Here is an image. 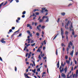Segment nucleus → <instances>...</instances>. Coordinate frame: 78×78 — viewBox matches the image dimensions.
<instances>
[{"mask_svg": "<svg viewBox=\"0 0 78 78\" xmlns=\"http://www.w3.org/2000/svg\"><path fill=\"white\" fill-rule=\"evenodd\" d=\"M70 45H71V46L72 45V43L71 41H70L69 42V43L68 46L66 49L67 51H69V49H70V48H71V47H70Z\"/></svg>", "mask_w": 78, "mask_h": 78, "instance_id": "1", "label": "nucleus"}, {"mask_svg": "<svg viewBox=\"0 0 78 78\" xmlns=\"http://www.w3.org/2000/svg\"><path fill=\"white\" fill-rule=\"evenodd\" d=\"M69 28L70 31H73L72 34H73V35H74V34H75V33H74V30L73 29H72L73 28V25H72V24H71V25L69 26Z\"/></svg>", "mask_w": 78, "mask_h": 78, "instance_id": "2", "label": "nucleus"}, {"mask_svg": "<svg viewBox=\"0 0 78 78\" xmlns=\"http://www.w3.org/2000/svg\"><path fill=\"white\" fill-rule=\"evenodd\" d=\"M41 25H39L38 26H37V28L38 30L39 31H41V29L39 28H41Z\"/></svg>", "mask_w": 78, "mask_h": 78, "instance_id": "3", "label": "nucleus"}, {"mask_svg": "<svg viewBox=\"0 0 78 78\" xmlns=\"http://www.w3.org/2000/svg\"><path fill=\"white\" fill-rule=\"evenodd\" d=\"M62 77H63L64 78H66V76L65 75V74H64V73H62L61 75Z\"/></svg>", "mask_w": 78, "mask_h": 78, "instance_id": "4", "label": "nucleus"}, {"mask_svg": "<svg viewBox=\"0 0 78 78\" xmlns=\"http://www.w3.org/2000/svg\"><path fill=\"white\" fill-rule=\"evenodd\" d=\"M74 51H73V50L70 53V55H71L72 57H73V53Z\"/></svg>", "mask_w": 78, "mask_h": 78, "instance_id": "5", "label": "nucleus"}, {"mask_svg": "<svg viewBox=\"0 0 78 78\" xmlns=\"http://www.w3.org/2000/svg\"><path fill=\"white\" fill-rule=\"evenodd\" d=\"M64 34L63 31L62 30V28H61V35H63Z\"/></svg>", "mask_w": 78, "mask_h": 78, "instance_id": "6", "label": "nucleus"}, {"mask_svg": "<svg viewBox=\"0 0 78 78\" xmlns=\"http://www.w3.org/2000/svg\"><path fill=\"white\" fill-rule=\"evenodd\" d=\"M57 68H59V61H58V63L57 64Z\"/></svg>", "mask_w": 78, "mask_h": 78, "instance_id": "7", "label": "nucleus"}, {"mask_svg": "<svg viewBox=\"0 0 78 78\" xmlns=\"http://www.w3.org/2000/svg\"><path fill=\"white\" fill-rule=\"evenodd\" d=\"M66 62L67 64H68L69 65V66H70V61L69 60H66Z\"/></svg>", "mask_w": 78, "mask_h": 78, "instance_id": "8", "label": "nucleus"}, {"mask_svg": "<svg viewBox=\"0 0 78 78\" xmlns=\"http://www.w3.org/2000/svg\"><path fill=\"white\" fill-rule=\"evenodd\" d=\"M64 70L65 71V73H66V72H67V67L65 68Z\"/></svg>", "mask_w": 78, "mask_h": 78, "instance_id": "9", "label": "nucleus"}, {"mask_svg": "<svg viewBox=\"0 0 78 78\" xmlns=\"http://www.w3.org/2000/svg\"><path fill=\"white\" fill-rule=\"evenodd\" d=\"M1 42H2V43H3V44H5V42H6V41H5L4 40H1Z\"/></svg>", "mask_w": 78, "mask_h": 78, "instance_id": "10", "label": "nucleus"}, {"mask_svg": "<svg viewBox=\"0 0 78 78\" xmlns=\"http://www.w3.org/2000/svg\"><path fill=\"white\" fill-rule=\"evenodd\" d=\"M61 14L62 15V16H64L66 15V13H65V12L62 13H61Z\"/></svg>", "mask_w": 78, "mask_h": 78, "instance_id": "11", "label": "nucleus"}, {"mask_svg": "<svg viewBox=\"0 0 78 78\" xmlns=\"http://www.w3.org/2000/svg\"><path fill=\"white\" fill-rule=\"evenodd\" d=\"M69 33V32L67 31H66L65 32V34L66 35V36H67L68 35V34Z\"/></svg>", "mask_w": 78, "mask_h": 78, "instance_id": "12", "label": "nucleus"}, {"mask_svg": "<svg viewBox=\"0 0 78 78\" xmlns=\"http://www.w3.org/2000/svg\"><path fill=\"white\" fill-rule=\"evenodd\" d=\"M32 71L33 72V73H36V69H34V70H32Z\"/></svg>", "mask_w": 78, "mask_h": 78, "instance_id": "13", "label": "nucleus"}, {"mask_svg": "<svg viewBox=\"0 0 78 78\" xmlns=\"http://www.w3.org/2000/svg\"><path fill=\"white\" fill-rule=\"evenodd\" d=\"M36 45V43H34L33 44H31V46H32V47H33V46H34V45Z\"/></svg>", "mask_w": 78, "mask_h": 78, "instance_id": "14", "label": "nucleus"}, {"mask_svg": "<svg viewBox=\"0 0 78 78\" xmlns=\"http://www.w3.org/2000/svg\"><path fill=\"white\" fill-rule=\"evenodd\" d=\"M61 45L62 47H66V45H64L63 43H62Z\"/></svg>", "mask_w": 78, "mask_h": 78, "instance_id": "15", "label": "nucleus"}, {"mask_svg": "<svg viewBox=\"0 0 78 78\" xmlns=\"http://www.w3.org/2000/svg\"><path fill=\"white\" fill-rule=\"evenodd\" d=\"M30 26H31V25L29 24H27V27H30Z\"/></svg>", "mask_w": 78, "mask_h": 78, "instance_id": "16", "label": "nucleus"}, {"mask_svg": "<svg viewBox=\"0 0 78 78\" xmlns=\"http://www.w3.org/2000/svg\"><path fill=\"white\" fill-rule=\"evenodd\" d=\"M63 71H64V69H62V70L61 69H60V72L61 73H62V72H63Z\"/></svg>", "mask_w": 78, "mask_h": 78, "instance_id": "17", "label": "nucleus"}, {"mask_svg": "<svg viewBox=\"0 0 78 78\" xmlns=\"http://www.w3.org/2000/svg\"><path fill=\"white\" fill-rule=\"evenodd\" d=\"M45 7H43V8H42V10H43V11H44V10H45Z\"/></svg>", "mask_w": 78, "mask_h": 78, "instance_id": "18", "label": "nucleus"}, {"mask_svg": "<svg viewBox=\"0 0 78 78\" xmlns=\"http://www.w3.org/2000/svg\"><path fill=\"white\" fill-rule=\"evenodd\" d=\"M36 34L37 36H39V34L38 32Z\"/></svg>", "mask_w": 78, "mask_h": 78, "instance_id": "19", "label": "nucleus"}, {"mask_svg": "<svg viewBox=\"0 0 78 78\" xmlns=\"http://www.w3.org/2000/svg\"><path fill=\"white\" fill-rule=\"evenodd\" d=\"M33 16V17H34V16L35 17H36L37 16L36 15H35V14H34V13H33V16Z\"/></svg>", "mask_w": 78, "mask_h": 78, "instance_id": "20", "label": "nucleus"}, {"mask_svg": "<svg viewBox=\"0 0 78 78\" xmlns=\"http://www.w3.org/2000/svg\"><path fill=\"white\" fill-rule=\"evenodd\" d=\"M45 26H42L41 27V28H42V29H44V28H45Z\"/></svg>", "mask_w": 78, "mask_h": 78, "instance_id": "21", "label": "nucleus"}, {"mask_svg": "<svg viewBox=\"0 0 78 78\" xmlns=\"http://www.w3.org/2000/svg\"><path fill=\"white\" fill-rule=\"evenodd\" d=\"M74 61L75 64H77V62H76V60L75 59H74Z\"/></svg>", "mask_w": 78, "mask_h": 78, "instance_id": "22", "label": "nucleus"}, {"mask_svg": "<svg viewBox=\"0 0 78 78\" xmlns=\"http://www.w3.org/2000/svg\"><path fill=\"white\" fill-rule=\"evenodd\" d=\"M40 48H39L37 50V52L39 51V52H40V51H41V50L39 49Z\"/></svg>", "mask_w": 78, "mask_h": 78, "instance_id": "23", "label": "nucleus"}, {"mask_svg": "<svg viewBox=\"0 0 78 78\" xmlns=\"http://www.w3.org/2000/svg\"><path fill=\"white\" fill-rule=\"evenodd\" d=\"M26 14V11H24L23 12L22 14Z\"/></svg>", "mask_w": 78, "mask_h": 78, "instance_id": "24", "label": "nucleus"}, {"mask_svg": "<svg viewBox=\"0 0 78 78\" xmlns=\"http://www.w3.org/2000/svg\"><path fill=\"white\" fill-rule=\"evenodd\" d=\"M35 14H36V15H39V12H36L35 13Z\"/></svg>", "mask_w": 78, "mask_h": 78, "instance_id": "25", "label": "nucleus"}, {"mask_svg": "<svg viewBox=\"0 0 78 78\" xmlns=\"http://www.w3.org/2000/svg\"><path fill=\"white\" fill-rule=\"evenodd\" d=\"M34 40H32L30 42V43L31 44H33V43H34Z\"/></svg>", "mask_w": 78, "mask_h": 78, "instance_id": "26", "label": "nucleus"}, {"mask_svg": "<svg viewBox=\"0 0 78 78\" xmlns=\"http://www.w3.org/2000/svg\"><path fill=\"white\" fill-rule=\"evenodd\" d=\"M58 34H57V35L54 37V38L53 39V40H54V39H56V37H57V35Z\"/></svg>", "mask_w": 78, "mask_h": 78, "instance_id": "27", "label": "nucleus"}, {"mask_svg": "<svg viewBox=\"0 0 78 78\" xmlns=\"http://www.w3.org/2000/svg\"><path fill=\"white\" fill-rule=\"evenodd\" d=\"M30 57H31V55L30 54H28V58H30Z\"/></svg>", "mask_w": 78, "mask_h": 78, "instance_id": "28", "label": "nucleus"}, {"mask_svg": "<svg viewBox=\"0 0 78 78\" xmlns=\"http://www.w3.org/2000/svg\"><path fill=\"white\" fill-rule=\"evenodd\" d=\"M59 20H60V18H58L57 20L58 23H59Z\"/></svg>", "mask_w": 78, "mask_h": 78, "instance_id": "29", "label": "nucleus"}, {"mask_svg": "<svg viewBox=\"0 0 78 78\" xmlns=\"http://www.w3.org/2000/svg\"><path fill=\"white\" fill-rule=\"evenodd\" d=\"M43 21V20L42 19H41L39 21L40 22H42Z\"/></svg>", "mask_w": 78, "mask_h": 78, "instance_id": "30", "label": "nucleus"}, {"mask_svg": "<svg viewBox=\"0 0 78 78\" xmlns=\"http://www.w3.org/2000/svg\"><path fill=\"white\" fill-rule=\"evenodd\" d=\"M38 58L40 59H41V55H39L38 56Z\"/></svg>", "mask_w": 78, "mask_h": 78, "instance_id": "31", "label": "nucleus"}, {"mask_svg": "<svg viewBox=\"0 0 78 78\" xmlns=\"http://www.w3.org/2000/svg\"><path fill=\"white\" fill-rule=\"evenodd\" d=\"M27 33H28L29 34H30L31 33H30V31L29 30H27Z\"/></svg>", "mask_w": 78, "mask_h": 78, "instance_id": "32", "label": "nucleus"}, {"mask_svg": "<svg viewBox=\"0 0 78 78\" xmlns=\"http://www.w3.org/2000/svg\"><path fill=\"white\" fill-rule=\"evenodd\" d=\"M27 46H25L24 48V49L23 50V51H25V49H27Z\"/></svg>", "mask_w": 78, "mask_h": 78, "instance_id": "33", "label": "nucleus"}, {"mask_svg": "<svg viewBox=\"0 0 78 78\" xmlns=\"http://www.w3.org/2000/svg\"><path fill=\"white\" fill-rule=\"evenodd\" d=\"M78 76V74H75V77H76V78H77Z\"/></svg>", "mask_w": 78, "mask_h": 78, "instance_id": "34", "label": "nucleus"}, {"mask_svg": "<svg viewBox=\"0 0 78 78\" xmlns=\"http://www.w3.org/2000/svg\"><path fill=\"white\" fill-rule=\"evenodd\" d=\"M61 66H62V67H64V65L63 64H62V62Z\"/></svg>", "mask_w": 78, "mask_h": 78, "instance_id": "35", "label": "nucleus"}, {"mask_svg": "<svg viewBox=\"0 0 78 78\" xmlns=\"http://www.w3.org/2000/svg\"><path fill=\"white\" fill-rule=\"evenodd\" d=\"M66 39L68 41H69V39H68V36H67V35L66 36Z\"/></svg>", "mask_w": 78, "mask_h": 78, "instance_id": "36", "label": "nucleus"}, {"mask_svg": "<svg viewBox=\"0 0 78 78\" xmlns=\"http://www.w3.org/2000/svg\"><path fill=\"white\" fill-rule=\"evenodd\" d=\"M65 28H66V29H69V27H66V25H65Z\"/></svg>", "mask_w": 78, "mask_h": 78, "instance_id": "37", "label": "nucleus"}, {"mask_svg": "<svg viewBox=\"0 0 78 78\" xmlns=\"http://www.w3.org/2000/svg\"><path fill=\"white\" fill-rule=\"evenodd\" d=\"M69 21H68L67 22V24H66V26H67V27H68V26L69 25Z\"/></svg>", "mask_w": 78, "mask_h": 78, "instance_id": "38", "label": "nucleus"}, {"mask_svg": "<svg viewBox=\"0 0 78 78\" xmlns=\"http://www.w3.org/2000/svg\"><path fill=\"white\" fill-rule=\"evenodd\" d=\"M33 64H34V66H36V65L35 64V62H33Z\"/></svg>", "mask_w": 78, "mask_h": 78, "instance_id": "39", "label": "nucleus"}, {"mask_svg": "<svg viewBox=\"0 0 78 78\" xmlns=\"http://www.w3.org/2000/svg\"><path fill=\"white\" fill-rule=\"evenodd\" d=\"M71 5H72V4L70 3L68 5V6H71Z\"/></svg>", "mask_w": 78, "mask_h": 78, "instance_id": "40", "label": "nucleus"}, {"mask_svg": "<svg viewBox=\"0 0 78 78\" xmlns=\"http://www.w3.org/2000/svg\"><path fill=\"white\" fill-rule=\"evenodd\" d=\"M45 16H43V17H42V19L43 20L44 19H45Z\"/></svg>", "mask_w": 78, "mask_h": 78, "instance_id": "41", "label": "nucleus"}, {"mask_svg": "<svg viewBox=\"0 0 78 78\" xmlns=\"http://www.w3.org/2000/svg\"><path fill=\"white\" fill-rule=\"evenodd\" d=\"M56 55H58V49L56 50Z\"/></svg>", "mask_w": 78, "mask_h": 78, "instance_id": "42", "label": "nucleus"}, {"mask_svg": "<svg viewBox=\"0 0 78 78\" xmlns=\"http://www.w3.org/2000/svg\"><path fill=\"white\" fill-rule=\"evenodd\" d=\"M48 21H49V20H48V18L47 20L46 21V22H48Z\"/></svg>", "mask_w": 78, "mask_h": 78, "instance_id": "43", "label": "nucleus"}, {"mask_svg": "<svg viewBox=\"0 0 78 78\" xmlns=\"http://www.w3.org/2000/svg\"><path fill=\"white\" fill-rule=\"evenodd\" d=\"M40 68L38 69L37 70V72H40Z\"/></svg>", "mask_w": 78, "mask_h": 78, "instance_id": "44", "label": "nucleus"}, {"mask_svg": "<svg viewBox=\"0 0 78 78\" xmlns=\"http://www.w3.org/2000/svg\"><path fill=\"white\" fill-rule=\"evenodd\" d=\"M12 30H14L15 29V27H12Z\"/></svg>", "mask_w": 78, "mask_h": 78, "instance_id": "45", "label": "nucleus"}, {"mask_svg": "<svg viewBox=\"0 0 78 78\" xmlns=\"http://www.w3.org/2000/svg\"><path fill=\"white\" fill-rule=\"evenodd\" d=\"M30 35V37H32V34L30 33L29 34Z\"/></svg>", "mask_w": 78, "mask_h": 78, "instance_id": "46", "label": "nucleus"}, {"mask_svg": "<svg viewBox=\"0 0 78 78\" xmlns=\"http://www.w3.org/2000/svg\"><path fill=\"white\" fill-rule=\"evenodd\" d=\"M68 58V57L67 56H65V59H67Z\"/></svg>", "mask_w": 78, "mask_h": 78, "instance_id": "47", "label": "nucleus"}, {"mask_svg": "<svg viewBox=\"0 0 78 78\" xmlns=\"http://www.w3.org/2000/svg\"><path fill=\"white\" fill-rule=\"evenodd\" d=\"M30 66L32 65V67H33L34 66L33 65V64H32V63H30Z\"/></svg>", "mask_w": 78, "mask_h": 78, "instance_id": "48", "label": "nucleus"}, {"mask_svg": "<svg viewBox=\"0 0 78 78\" xmlns=\"http://www.w3.org/2000/svg\"><path fill=\"white\" fill-rule=\"evenodd\" d=\"M0 60L1 61H3V60H2V58H1V57H0Z\"/></svg>", "mask_w": 78, "mask_h": 78, "instance_id": "49", "label": "nucleus"}, {"mask_svg": "<svg viewBox=\"0 0 78 78\" xmlns=\"http://www.w3.org/2000/svg\"><path fill=\"white\" fill-rule=\"evenodd\" d=\"M15 70L16 71H17V67H15Z\"/></svg>", "mask_w": 78, "mask_h": 78, "instance_id": "50", "label": "nucleus"}, {"mask_svg": "<svg viewBox=\"0 0 78 78\" xmlns=\"http://www.w3.org/2000/svg\"><path fill=\"white\" fill-rule=\"evenodd\" d=\"M76 74H78V70H76Z\"/></svg>", "mask_w": 78, "mask_h": 78, "instance_id": "51", "label": "nucleus"}, {"mask_svg": "<svg viewBox=\"0 0 78 78\" xmlns=\"http://www.w3.org/2000/svg\"><path fill=\"white\" fill-rule=\"evenodd\" d=\"M43 56H44V54H41V57H43Z\"/></svg>", "mask_w": 78, "mask_h": 78, "instance_id": "52", "label": "nucleus"}, {"mask_svg": "<svg viewBox=\"0 0 78 78\" xmlns=\"http://www.w3.org/2000/svg\"><path fill=\"white\" fill-rule=\"evenodd\" d=\"M44 74H45V73H43V75L42 76V77H44Z\"/></svg>", "mask_w": 78, "mask_h": 78, "instance_id": "53", "label": "nucleus"}, {"mask_svg": "<svg viewBox=\"0 0 78 78\" xmlns=\"http://www.w3.org/2000/svg\"><path fill=\"white\" fill-rule=\"evenodd\" d=\"M31 39H27V41H31Z\"/></svg>", "mask_w": 78, "mask_h": 78, "instance_id": "54", "label": "nucleus"}, {"mask_svg": "<svg viewBox=\"0 0 78 78\" xmlns=\"http://www.w3.org/2000/svg\"><path fill=\"white\" fill-rule=\"evenodd\" d=\"M62 69V66H60V68H59V70H61Z\"/></svg>", "mask_w": 78, "mask_h": 78, "instance_id": "55", "label": "nucleus"}, {"mask_svg": "<svg viewBox=\"0 0 78 78\" xmlns=\"http://www.w3.org/2000/svg\"><path fill=\"white\" fill-rule=\"evenodd\" d=\"M28 53H27V54H26V57H27V56H28Z\"/></svg>", "mask_w": 78, "mask_h": 78, "instance_id": "56", "label": "nucleus"}, {"mask_svg": "<svg viewBox=\"0 0 78 78\" xmlns=\"http://www.w3.org/2000/svg\"><path fill=\"white\" fill-rule=\"evenodd\" d=\"M46 41H45V40L44 41V44H46V42H46Z\"/></svg>", "mask_w": 78, "mask_h": 78, "instance_id": "57", "label": "nucleus"}, {"mask_svg": "<svg viewBox=\"0 0 78 78\" xmlns=\"http://www.w3.org/2000/svg\"><path fill=\"white\" fill-rule=\"evenodd\" d=\"M72 48L73 50L74 49V48H75L74 47V46H72Z\"/></svg>", "mask_w": 78, "mask_h": 78, "instance_id": "58", "label": "nucleus"}, {"mask_svg": "<svg viewBox=\"0 0 78 78\" xmlns=\"http://www.w3.org/2000/svg\"><path fill=\"white\" fill-rule=\"evenodd\" d=\"M37 23H35V26H37Z\"/></svg>", "mask_w": 78, "mask_h": 78, "instance_id": "59", "label": "nucleus"}, {"mask_svg": "<svg viewBox=\"0 0 78 78\" xmlns=\"http://www.w3.org/2000/svg\"><path fill=\"white\" fill-rule=\"evenodd\" d=\"M16 1V3H18L19 1V0H15Z\"/></svg>", "mask_w": 78, "mask_h": 78, "instance_id": "60", "label": "nucleus"}, {"mask_svg": "<svg viewBox=\"0 0 78 78\" xmlns=\"http://www.w3.org/2000/svg\"><path fill=\"white\" fill-rule=\"evenodd\" d=\"M17 19L18 20H20V18L18 17Z\"/></svg>", "mask_w": 78, "mask_h": 78, "instance_id": "61", "label": "nucleus"}, {"mask_svg": "<svg viewBox=\"0 0 78 78\" xmlns=\"http://www.w3.org/2000/svg\"><path fill=\"white\" fill-rule=\"evenodd\" d=\"M12 29H10L9 30V32L10 33H11V31H12Z\"/></svg>", "mask_w": 78, "mask_h": 78, "instance_id": "62", "label": "nucleus"}, {"mask_svg": "<svg viewBox=\"0 0 78 78\" xmlns=\"http://www.w3.org/2000/svg\"><path fill=\"white\" fill-rule=\"evenodd\" d=\"M22 36V34H19V36L20 37Z\"/></svg>", "mask_w": 78, "mask_h": 78, "instance_id": "63", "label": "nucleus"}, {"mask_svg": "<svg viewBox=\"0 0 78 78\" xmlns=\"http://www.w3.org/2000/svg\"><path fill=\"white\" fill-rule=\"evenodd\" d=\"M22 17H23V18H24V17H25V15H23L22 16Z\"/></svg>", "mask_w": 78, "mask_h": 78, "instance_id": "64", "label": "nucleus"}]
</instances>
